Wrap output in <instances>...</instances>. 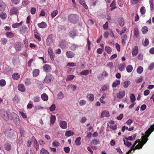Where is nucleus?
Listing matches in <instances>:
<instances>
[{"label":"nucleus","mask_w":154,"mask_h":154,"mask_svg":"<svg viewBox=\"0 0 154 154\" xmlns=\"http://www.w3.org/2000/svg\"><path fill=\"white\" fill-rule=\"evenodd\" d=\"M154 130V124L151 125L150 127L145 132V136L142 137V144L140 143L138 144L136 146H132L131 148L132 150L134 151L137 149H140L142 148L143 146L146 143L148 140L147 138L150 135L151 133Z\"/></svg>","instance_id":"obj_1"},{"label":"nucleus","mask_w":154,"mask_h":154,"mask_svg":"<svg viewBox=\"0 0 154 154\" xmlns=\"http://www.w3.org/2000/svg\"><path fill=\"white\" fill-rule=\"evenodd\" d=\"M78 16L75 14H71L68 17V20L70 23H76L79 20Z\"/></svg>","instance_id":"obj_2"},{"label":"nucleus","mask_w":154,"mask_h":154,"mask_svg":"<svg viewBox=\"0 0 154 154\" xmlns=\"http://www.w3.org/2000/svg\"><path fill=\"white\" fill-rule=\"evenodd\" d=\"M54 77L51 74L48 73L47 74L45 78L44 82L49 84L51 83L53 80Z\"/></svg>","instance_id":"obj_3"},{"label":"nucleus","mask_w":154,"mask_h":154,"mask_svg":"<svg viewBox=\"0 0 154 154\" xmlns=\"http://www.w3.org/2000/svg\"><path fill=\"white\" fill-rule=\"evenodd\" d=\"M53 38V35L50 34L49 35L46 41V44L47 45H50L53 43L54 41Z\"/></svg>","instance_id":"obj_4"},{"label":"nucleus","mask_w":154,"mask_h":154,"mask_svg":"<svg viewBox=\"0 0 154 154\" xmlns=\"http://www.w3.org/2000/svg\"><path fill=\"white\" fill-rule=\"evenodd\" d=\"M20 9V8L18 7H14L12 8L10 10V14L11 15H12L13 14L17 15L18 12V11Z\"/></svg>","instance_id":"obj_5"},{"label":"nucleus","mask_w":154,"mask_h":154,"mask_svg":"<svg viewBox=\"0 0 154 154\" xmlns=\"http://www.w3.org/2000/svg\"><path fill=\"white\" fill-rule=\"evenodd\" d=\"M1 116L5 120L9 119V114L8 112L7 111H4L2 112Z\"/></svg>","instance_id":"obj_6"},{"label":"nucleus","mask_w":154,"mask_h":154,"mask_svg":"<svg viewBox=\"0 0 154 154\" xmlns=\"http://www.w3.org/2000/svg\"><path fill=\"white\" fill-rule=\"evenodd\" d=\"M60 127L63 129H66L67 128V122L64 121H61L59 123Z\"/></svg>","instance_id":"obj_7"},{"label":"nucleus","mask_w":154,"mask_h":154,"mask_svg":"<svg viewBox=\"0 0 154 154\" xmlns=\"http://www.w3.org/2000/svg\"><path fill=\"white\" fill-rule=\"evenodd\" d=\"M43 68V71L46 72H49L51 70V66L48 64H45Z\"/></svg>","instance_id":"obj_8"},{"label":"nucleus","mask_w":154,"mask_h":154,"mask_svg":"<svg viewBox=\"0 0 154 154\" xmlns=\"http://www.w3.org/2000/svg\"><path fill=\"white\" fill-rule=\"evenodd\" d=\"M125 95V91H120L117 95V97L119 99L123 98Z\"/></svg>","instance_id":"obj_9"},{"label":"nucleus","mask_w":154,"mask_h":154,"mask_svg":"<svg viewBox=\"0 0 154 154\" xmlns=\"http://www.w3.org/2000/svg\"><path fill=\"white\" fill-rule=\"evenodd\" d=\"M18 88L19 91L22 92H24L26 91V88L23 84L19 85L18 86Z\"/></svg>","instance_id":"obj_10"},{"label":"nucleus","mask_w":154,"mask_h":154,"mask_svg":"<svg viewBox=\"0 0 154 154\" xmlns=\"http://www.w3.org/2000/svg\"><path fill=\"white\" fill-rule=\"evenodd\" d=\"M109 111L107 110H104L102 112L100 118H103L105 117H109Z\"/></svg>","instance_id":"obj_11"},{"label":"nucleus","mask_w":154,"mask_h":154,"mask_svg":"<svg viewBox=\"0 0 154 154\" xmlns=\"http://www.w3.org/2000/svg\"><path fill=\"white\" fill-rule=\"evenodd\" d=\"M66 57L68 58H71L75 55V54L71 51H67L66 52Z\"/></svg>","instance_id":"obj_12"},{"label":"nucleus","mask_w":154,"mask_h":154,"mask_svg":"<svg viewBox=\"0 0 154 154\" xmlns=\"http://www.w3.org/2000/svg\"><path fill=\"white\" fill-rule=\"evenodd\" d=\"M38 27L41 28H45L46 27L47 25L46 23L44 22H42L40 23L37 24Z\"/></svg>","instance_id":"obj_13"},{"label":"nucleus","mask_w":154,"mask_h":154,"mask_svg":"<svg viewBox=\"0 0 154 154\" xmlns=\"http://www.w3.org/2000/svg\"><path fill=\"white\" fill-rule=\"evenodd\" d=\"M18 116L17 114L14 112H12L10 114V116L9 119L11 120H13L16 118H18Z\"/></svg>","instance_id":"obj_14"},{"label":"nucleus","mask_w":154,"mask_h":154,"mask_svg":"<svg viewBox=\"0 0 154 154\" xmlns=\"http://www.w3.org/2000/svg\"><path fill=\"white\" fill-rule=\"evenodd\" d=\"M5 5L3 2L0 1V11H5Z\"/></svg>","instance_id":"obj_15"},{"label":"nucleus","mask_w":154,"mask_h":154,"mask_svg":"<svg viewBox=\"0 0 154 154\" xmlns=\"http://www.w3.org/2000/svg\"><path fill=\"white\" fill-rule=\"evenodd\" d=\"M21 48V44L19 42H17L15 45V48L17 51H19L20 50Z\"/></svg>","instance_id":"obj_16"},{"label":"nucleus","mask_w":154,"mask_h":154,"mask_svg":"<svg viewBox=\"0 0 154 154\" xmlns=\"http://www.w3.org/2000/svg\"><path fill=\"white\" fill-rule=\"evenodd\" d=\"M39 69H34L32 71L33 76L34 77H36L39 75Z\"/></svg>","instance_id":"obj_17"},{"label":"nucleus","mask_w":154,"mask_h":154,"mask_svg":"<svg viewBox=\"0 0 154 154\" xmlns=\"http://www.w3.org/2000/svg\"><path fill=\"white\" fill-rule=\"evenodd\" d=\"M138 53V48L137 47L135 46L132 52V54L133 56H135L137 55Z\"/></svg>","instance_id":"obj_18"},{"label":"nucleus","mask_w":154,"mask_h":154,"mask_svg":"<svg viewBox=\"0 0 154 154\" xmlns=\"http://www.w3.org/2000/svg\"><path fill=\"white\" fill-rule=\"evenodd\" d=\"M12 77L14 79L17 80L20 78V75L17 73H15L12 75Z\"/></svg>","instance_id":"obj_19"},{"label":"nucleus","mask_w":154,"mask_h":154,"mask_svg":"<svg viewBox=\"0 0 154 154\" xmlns=\"http://www.w3.org/2000/svg\"><path fill=\"white\" fill-rule=\"evenodd\" d=\"M78 47V46L74 44H71L70 47V49L72 51L75 50Z\"/></svg>","instance_id":"obj_20"},{"label":"nucleus","mask_w":154,"mask_h":154,"mask_svg":"<svg viewBox=\"0 0 154 154\" xmlns=\"http://www.w3.org/2000/svg\"><path fill=\"white\" fill-rule=\"evenodd\" d=\"M23 24V21H21L20 23H17L13 24L12 25V27L14 28H17L21 26Z\"/></svg>","instance_id":"obj_21"},{"label":"nucleus","mask_w":154,"mask_h":154,"mask_svg":"<svg viewBox=\"0 0 154 154\" xmlns=\"http://www.w3.org/2000/svg\"><path fill=\"white\" fill-rule=\"evenodd\" d=\"M64 97L63 94L61 92H60L57 95V98L58 99L61 100Z\"/></svg>","instance_id":"obj_22"},{"label":"nucleus","mask_w":154,"mask_h":154,"mask_svg":"<svg viewBox=\"0 0 154 154\" xmlns=\"http://www.w3.org/2000/svg\"><path fill=\"white\" fill-rule=\"evenodd\" d=\"M5 35L7 37L10 38L13 37L14 36V34L11 32H7L5 33Z\"/></svg>","instance_id":"obj_23"},{"label":"nucleus","mask_w":154,"mask_h":154,"mask_svg":"<svg viewBox=\"0 0 154 154\" xmlns=\"http://www.w3.org/2000/svg\"><path fill=\"white\" fill-rule=\"evenodd\" d=\"M118 22L119 24L122 26H123L125 24L124 20L122 18H121L119 19Z\"/></svg>","instance_id":"obj_24"},{"label":"nucleus","mask_w":154,"mask_h":154,"mask_svg":"<svg viewBox=\"0 0 154 154\" xmlns=\"http://www.w3.org/2000/svg\"><path fill=\"white\" fill-rule=\"evenodd\" d=\"M56 120V117L55 116L51 115L50 118V122L51 124H53L54 123Z\"/></svg>","instance_id":"obj_25"},{"label":"nucleus","mask_w":154,"mask_h":154,"mask_svg":"<svg viewBox=\"0 0 154 154\" xmlns=\"http://www.w3.org/2000/svg\"><path fill=\"white\" fill-rule=\"evenodd\" d=\"M91 136V133L89 132L87 133V134L85 138V141L86 142H89V139L90 138Z\"/></svg>","instance_id":"obj_26"},{"label":"nucleus","mask_w":154,"mask_h":154,"mask_svg":"<svg viewBox=\"0 0 154 154\" xmlns=\"http://www.w3.org/2000/svg\"><path fill=\"white\" fill-rule=\"evenodd\" d=\"M4 148L5 149L9 151L11 149V146L8 143H6L4 145Z\"/></svg>","instance_id":"obj_27"},{"label":"nucleus","mask_w":154,"mask_h":154,"mask_svg":"<svg viewBox=\"0 0 154 154\" xmlns=\"http://www.w3.org/2000/svg\"><path fill=\"white\" fill-rule=\"evenodd\" d=\"M41 98L43 100L46 101L48 100V97L46 94L44 93L42 94Z\"/></svg>","instance_id":"obj_28"},{"label":"nucleus","mask_w":154,"mask_h":154,"mask_svg":"<svg viewBox=\"0 0 154 154\" xmlns=\"http://www.w3.org/2000/svg\"><path fill=\"white\" fill-rule=\"evenodd\" d=\"M75 76L73 75H69L67 76L66 78V81H69L73 79Z\"/></svg>","instance_id":"obj_29"},{"label":"nucleus","mask_w":154,"mask_h":154,"mask_svg":"<svg viewBox=\"0 0 154 154\" xmlns=\"http://www.w3.org/2000/svg\"><path fill=\"white\" fill-rule=\"evenodd\" d=\"M120 81L119 80H117L113 82L112 84V86L113 87H116L120 84Z\"/></svg>","instance_id":"obj_30"},{"label":"nucleus","mask_w":154,"mask_h":154,"mask_svg":"<svg viewBox=\"0 0 154 154\" xmlns=\"http://www.w3.org/2000/svg\"><path fill=\"white\" fill-rule=\"evenodd\" d=\"M74 134L73 132L71 131H68L65 133V136L67 137H69L73 135Z\"/></svg>","instance_id":"obj_31"},{"label":"nucleus","mask_w":154,"mask_h":154,"mask_svg":"<svg viewBox=\"0 0 154 154\" xmlns=\"http://www.w3.org/2000/svg\"><path fill=\"white\" fill-rule=\"evenodd\" d=\"M40 154H49V152L43 148L41 149L40 152Z\"/></svg>","instance_id":"obj_32"},{"label":"nucleus","mask_w":154,"mask_h":154,"mask_svg":"<svg viewBox=\"0 0 154 154\" xmlns=\"http://www.w3.org/2000/svg\"><path fill=\"white\" fill-rule=\"evenodd\" d=\"M132 70L133 67L131 65H129L127 66L126 70L128 72L130 73L131 72Z\"/></svg>","instance_id":"obj_33"},{"label":"nucleus","mask_w":154,"mask_h":154,"mask_svg":"<svg viewBox=\"0 0 154 154\" xmlns=\"http://www.w3.org/2000/svg\"><path fill=\"white\" fill-rule=\"evenodd\" d=\"M81 140V137H77L75 141V144L78 146H79L81 144L80 140Z\"/></svg>","instance_id":"obj_34"},{"label":"nucleus","mask_w":154,"mask_h":154,"mask_svg":"<svg viewBox=\"0 0 154 154\" xmlns=\"http://www.w3.org/2000/svg\"><path fill=\"white\" fill-rule=\"evenodd\" d=\"M125 63H123L122 64H120L119 66V69L121 71H122L125 70Z\"/></svg>","instance_id":"obj_35"},{"label":"nucleus","mask_w":154,"mask_h":154,"mask_svg":"<svg viewBox=\"0 0 154 154\" xmlns=\"http://www.w3.org/2000/svg\"><path fill=\"white\" fill-rule=\"evenodd\" d=\"M14 123L17 125H19L20 122V121L19 119V117L18 118H16L15 119H13Z\"/></svg>","instance_id":"obj_36"},{"label":"nucleus","mask_w":154,"mask_h":154,"mask_svg":"<svg viewBox=\"0 0 154 154\" xmlns=\"http://www.w3.org/2000/svg\"><path fill=\"white\" fill-rule=\"evenodd\" d=\"M91 144H93L94 145H97L100 144V142L98 139H96L93 140L91 142Z\"/></svg>","instance_id":"obj_37"},{"label":"nucleus","mask_w":154,"mask_h":154,"mask_svg":"<svg viewBox=\"0 0 154 154\" xmlns=\"http://www.w3.org/2000/svg\"><path fill=\"white\" fill-rule=\"evenodd\" d=\"M148 31V27L146 26H143L142 29V31L143 34H146Z\"/></svg>","instance_id":"obj_38"},{"label":"nucleus","mask_w":154,"mask_h":154,"mask_svg":"<svg viewBox=\"0 0 154 154\" xmlns=\"http://www.w3.org/2000/svg\"><path fill=\"white\" fill-rule=\"evenodd\" d=\"M130 97L131 101L132 103H134L136 100V98L135 97V96L133 94H131Z\"/></svg>","instance_id":"obj_39"},{"label":"nucleus","mask_w":154,"mask_h":154,"mask_svg":"<svg viewBox=\"0 0 154 154\" xmlns=\"http://www.w3.org/2000/svg\"><path fill=\"white\" fill-rule=\"evenodd\" d=\"M7 17V15L4 12H2L0 14V17L2 20H5Z\"/></svg>","instance_id":"obj_40"},{"label":"nucleus","mask_w":154,"mask_h":154,"mask_svg":"<svg viewBox=\"0 0 154 154\" xmlns=\"http://www.w3.org/2000/svg\"><path fill=\"white\" fill-rule=\"evenodd\" d=\"M89 73V71L88 70H84L80 73V74L82 75H87Z\"/></svg>","instance_id":"obj_41"},{"label":"nucleus","mask_w":154,"mask_h":154,"mask_svg":"<svg viewBox=\"0 0 154 154\" xmlns=\"http://www.w3.org/2000/svg\"><path fill=\"white\" fill-rule=\"evenodd\" d=\"M137 71L138 73L141 74L143 71V68L142 66H139L137 68Z\"/></svg>","instance_id":"obj_42"},{"label":"nucleus","mask_w":154,"mask_h":154,"mask_svg":"<svg viewBox=\"0 0 154 154\" xmlns=\"http://www.w3.org/2000/svg\"><path fill=\"white\" fill-rule=\"evenodd\" d=\"M33 137L34 138V139L35 140L34 141V146L35 148L36 149V150H38V144L37 143V141H36V140H35V137Z\"/></svg>","instance_id":"obj_43"},{"label":"nucleus","mask_w":154,"mask_h":154,"mask_svg":"<svg viewBox=\"0 0 154 154\" xmlns=\"http://www.w3.org/2000/svg\"><path fill=\"white\" fill-rule=\"evenodd\" d=\"M149 44V41L147 38H146L145 39L144 42L143 41L142 44L145 47L147 46Z\"/></svg>","instance_id":"obj_44"},{"label":"nucleus","mask_w":154,"mask_h":154,"mask_svg":"<svg viewBox=\"0 0 154 154\" xmlns=\"http://www.w3.org/2000/svg\"><path fill=\"white\" fill-rule=\"evenodd\" d=\"M69 35L71 37L73 38L76 35V33L75 31H72L70 32Z\"/></svg>","instance_id":"obj_45"},{"label":"nucleus","mask_w":154,"mask_h":154,"mask_svg":"<svg viewBox=\"0 0 154 154\" xmlns=\"http://www.w3.org/2000/svg\"><path fill=\"white\" fill-rule=\"evenodd\" d=\"M88 98L91 101H93L94 99V95L92 94H90L87 96Z\"/></svg>","instance_id":"obj_46"},{"label":"nucleus","mask_w":154,"mask_h":154,"mask_svg":"<svg viewBox=\"0 0 154 154\" xmlns=\"http://www.w3.org/2000/svg\"><path fill=\"white\" fill-rule=\"evenodd\" d=\"M131 82L129 81H126L124 82V87L125 88H127L130 84Z\"/></svg>","instance_id":"obj_47"},{"label":"nucleus","mask_w":154,"mask_h":154,"mask_svg":"<svg viewBox=\"0 0 154 154\" xmlns=\"http://www.w3.org/2000/svg\"><path fill=\"white\" fill-rule=\"evenodd\" d=\"M58 14L57 10H54L51 13V16L52 18H54Z\"/></svg>","instance_id":"obj_48"},{"label":"nucleus","mask_w":154,"mask_h":154,"mask_svg":"<svg viewBox=\"0 0 154 154\" xmlns=\"http://www.w3.org/2000/svg\"><path fill=\"white\" fill-rule=\"evenodd\" d=\"M123 141L124 144L127 146L128 147L131 146L132 145V143L131 142H129L127 140L126 141H125V140H124Z\"/></svg>","instance_id":"obj_49"},{"label":"nucleus","mask_w":154,"mask_h":154,"mask_svg":"<svg viewBox=\"0 0 154 154\" xmlns=\"http://www.w3.org/2000/svg\"><path fill=\"white\" fill-rule=\"evenodd\" d=\"M56 106L54 104H53L49 107V109L51 112L54 111L55 109Z\"/></svg>","instance_id":"obj_50"},{"label":"nucleus","mask_w":154,"mask_h":154,"mask_svg":"<svg viewBox=\"0 0 154 154\" xmlns=\"http://www.w3.org/2000/svg\"><path fill=\"white\" fill-rule=\"evenodd\" d=\"M6 85V82L4 79H1L0 80V85L2 87H4Z\"/></svg>","instance_id":"obj_51"},{"label":"nucleus","mask_w":154,"mask_h":154,"mask_svg":"<svg viewBox=\"0 0 154 154\" xmlns=\"http://www.w3.org/2000/svg\"><path fill=\"white\" fill-rule=\"evenodd\" d=\"M105 51L108 53L109 54L112 51L111 48L109 47L106 46L105 47Z\"/></svg>","instance_id":"obj_52"},{"label":"nucleus","mask_w":154,"mask_h":154,"mask_svg":"<svg viewBox=\"0 0 154 154\" xmlns=\"http://www.w3.org/2000/svg\"><path fill=\"white\" fill-rule=\"evenodd\" d=\"M87 41L88 50L90 51L91 49V42L89 41L88 38H87Z\"/></svg>","instance_id":"obj_53"},{"label":"nucleus","mask_w":154,"mask_h":154,"mask_svg":"<svg viewBox=\"0 0 154 154\" xmlns=\"http://www.w3.org/2000/svg\"><path fill=\"white\" fill-rule=\"evenodd\" d=\"M149 2L150 4V9L152 11H153L154 9V4L153 3L152 1H149Z\"/></svg>","instance_id":"obj_54"},{"label":"nucleus","mask_w":154,"mask_h":154,"mask_svg":"<svg viewBox=\"0 0 154 154\" xmlns=\"http://www.w3.org/2000/svg\"><path fill=\"white\" fill-rule=\"evenodd\" d=\"M86 103V101L84 100H80L79 103V104L80 106H83L85 105Z\"/></svg>","instance_id":"obj_55"},{"label":"nucleus","mask_w":154,"mask_h":154,"mask_svg":"<svg viewBox=\"0 0 154 154\" xmlns=\"http://www.w3.org/2000/svg\"><path fill=\"white\" fill-rule=\"evenodd\" d=\"M140 12L143 14H145L146 12V9L145 7L143 6L140 8Z\"/></svg>","instance_id":"obj_56"},{"label":"nucleus","mask_w":154,"mask_h":154,"mask_svg":"<svg viewBox=\"0 0 154 154\" xmlns=\"http://www.w3.org/2000/svg\"><path fill=\"white\" fill-rule=\"evenodd\" d=\"M40 98L38 96L34 97L33 98V100L35 102H38L40 100Z\"/></svg>","instance_id":"obj_57"},{"label":"nucleus","mask_w":154,"mask_h":154,"mask_svg":"<svg viewBox=\"0 0 154 154\" xmlns=\"http://www.w3.org/2000/svg\"><path fill=\"white\" fill-rule=\"evenodd\" d=\"M1 42L2 44L5 45L7 42V40L6 38H3L1 39Z\"/></svg>","instance_id":"obj_58"},{"label":"nucleus","mask_w":154,"mask_h":154,"mask_svg":"<svg viewBox=\"0 0 154 154\" xmlns=\"http://www.w3.org/2000/svg\"><path fill=\"white\" fill-rule=\"evenodd\" d=\"M12 3L14 5H17L20 2V0H11Z\"/></svg>","instance_id":"obj_59"},{"label":"nucleus","mask_w":154,"mask_h":154,"mask_svg":"<svg viewBox=\"0 0 154 154\" xmlns=\"http://www.w3.org/2000/svg\"><path fill=\"white\" fill-rule=\"evenodd\" d=\"M52 144L55 147L58 146L60 145V143L56 141H54L52 142Z\"/></svg>","instance_id":"obj_60"},{"label":"nucleus","mask_w":154,"mask_h":154,"mask_svg":"<svg viewBox=\"0 0 154 154\" xmlns=\"http://www.w3.org/2000/svg\"><path fill=\"white\" fill-rule=\"evenodd\" d=\"M34 36L35 38L39 42L41 40V38L40 36L36 33L34 34Z\"/></svg>","instance_id":"obj_61"},{"label":"nucleus","mask_w":154,"mask_h":154,"mask_svg":"<svg viewBox=\"0 0 154 154\" xmlns=\"http://www.w3.org/2000/svg\"><path fill=\"white\" fill-rule=\"evenodd\" d=\"M154 68V63H153L150 64L149 66L148 69L151 70H152Z\"/></svg>","instance_id":"obj_62"},{"label":"nucleus","mask_w":154,"mask_h":154,"mask_svg":"<svg viewBox=\"0 0 154 154\" xmlns=\"http://www.w3.org/2000/svg\"><path fill=\"white\" fill-rule=\"evenodd\" d=\"M107 66L110 68H112L113 67V63L112 62H109L107 63Z\"/></svg>","instance_id":"obj_63"},{"label":"nucleus","mask_w":154,"mask_h":154,"mask_svg":"<svg viewBox=\"0 0 154 154\" xmlns=\"http://www.w3.org/2000/svg\"><path fill=\"white\" fill-rule=\"evenodd\" d=\"M20 114L21 116L23 118L26 119L27 118V116L26 115V113L21 112H20Z\"/></svg>","instance_id":"obj_64"}]
</instances>
